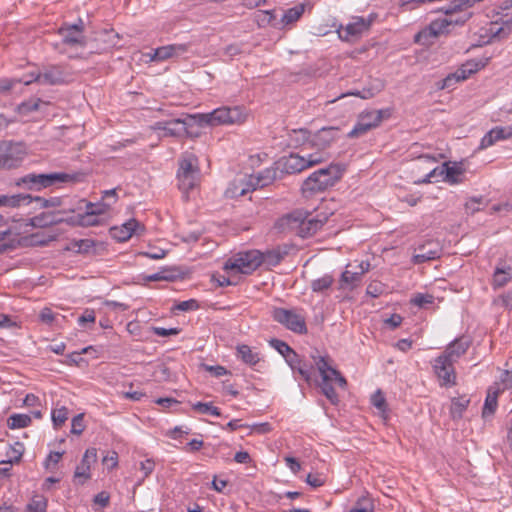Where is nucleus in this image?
<instances>
[{
  "label": "nucleus",
  "mask_w": 512,
  "mask_h": 512,
  "mask_svg": "<svg viewBox=\"0 0 512 512\" xmlns=\"http://www.w3.org/2000/svg\"><path fill=\"white\" fill-rule=\"evenodd\" d=\"M337 129L324 127L311 133L308 129L299 128L288 132L287 145L293 149H301V152L315 150L314 152H327V148L336 138Z\"/></svg>",
  "instance_id": "obj_1"
},
{
  "label": "nucleus",
  "mask_w": 512,
  "mask_h": 512,
  "mask_svg": "<svg viewBox=\"0 0 512 512\" xmlns=\"http://www.w3.org/2000/svg\"><path fill=\"white\" fill-rule=\"evenodd\" d=\"M452 7L453 3L445 9L444 18L432 21L427 27L419 31L415 35V42L420 45L429 46L433 44L434 39L437 37L448 34L451 27L462 25L470 18L471 13H461L459 10H452Z\"/></svg>",
  "instance_id": "obj_2"
},
{
  "label": "nucleus",
  "mask_w": 512,
  "mask_h": 512,
  "mask_svg": "<svg viewBox=\"0 0 512 512\" xmlns=\"http://www.w3.org/2000/svg\"><path fill=\"white\" fill-rule=\"evenodd\" d=\"M310 357L321 376L319 387L322 393L332 404H337L339 397L332 384L335 382L341 388H345L347 385L346 379L342 376L340 371L333 367V360L330 356L321 355L318 351H315L311 353Z\"/></svg>",
  "instance_id": "obj_3"
},
{
  "label": "nucleus",
  "mask_w": 512,
  "mask_h": 512,
  "mask_svg": "<svg viewBox=\"0 0 512 512\" xmlns=\"http://www.w3.org/2000/svg\"><path fill=\"white\" fill-rule=\"evenodd\" d=\"M84 178V174L81 172L76 173H65V172H53L48 174H27L16 182L18 186H24L30 190L39 191L44 188H48L56 185L57 183L67 182H80Z\"/></svg>",
  "instance_id": "obj_4"
},
{
  "label": "nucleus",
  "mask_w": 512,
  "mask_h": 512,
  "mask_svg": "<svg viewBox=\"0 0 512 512\" xmlns=\"http://www.w3.org/2000/svg\"><path fill=\"white\" fill-rule=\"evenodd\" d=\"M343 171L338 164H331L328 167L318 169L303 182V193L325 191L342 177Z\"/></svg>",
  "instance_id": "obj_5"
},
{
  "label": "nucleus",
  "mask_w": 512,
  "mask_h": 512,
  "mask_svg": "<svg viewBox=\"0 0 512 512\" xmlns=\"http://www.w3.org/2000/svg\"><path fill=\"white\" fill-rule=\"evenodd\" d=\"M329 158L328 152H311L300 155L291 153L278 161L279 168L282 172L288 174L300 173L303 170L318 165Z\"/></svg>",
  "instance_id": "obj_6"
},
{
  "label": "nucleus",
  "mask_w": 512,
  "mask_h": 512,
  "mask_svg": "<svg viewBox=\"0 0 512 512\" xmlns=\"http://www.w3.org/2000/svg\"><path fill=\"white\" fill-rule=\"evenodd\" d=\"M178 187L188 199V193L194 189L199 182L198 159L192 153L185 154L179 161L177 172Z\"/></svg>",
  "instance_id": "obj_7"
},
{
  "label": "nucleus",
  "mask_w": 512,
  "mask_h": 512,
  "mask_svg": "<svg viewBox=\"0 0 512 512\" xmlns=\"http://www.w3.org/2000/svg\"><path fill=\"white\" fill-rule=\"evenodd\" d=\"M262 262V253L258 250L239 252L225 262L224 269L242 274H251Z\"/></svg>",
  "instance_id": "obj_8"
},
{
  "label": "nucleus",
  "mask_w": 512,
  "mask_h": 512,
  "mask_svg": "<svg viewBox=\"0 0 512 512\" xmlns=\"http://www.w3.org/2000/svg\"><path fill=\"white\" fill-rule=\"evenodd\" d=\"M271 316L274 321L296 334L303 335L308 331L305 317L297 309L275 307L271 312Z\"/></svg>",
  "instance_id": "obj_9"
},
{
  "label": "nucleus",
  "mask_w": 512,
  "mask_h": 512,
  "mask_svg": "<svg viewBox=\"0 0 512 512\" xmlns=\"http://www.w3.org/2000/svg\"><path fill=\"white\" fill-rule=\"evenodd\" d=\"M391 112L389 109L365 110L358 116V120L353 129L348 133L350 138H357L368 131L378 127L384 119L389 118Z\"/></svg>",
  "instance_id": "obj_10"
},
{
  "label": "nucleus",
  "mask_w": 512,
  "mask_h": 512,
  "mask_svg": "<svg viewBox=\"0 0 512 512\" xmlns=\"http://www.w3.org/2000/svg\"><path fill=\"white\" fill-rule=\"evenodd\" d=\"M245 115L240 107H220L210 113L200 114V121L208 126L242 123Z\"/></svg>",
  "instance_id": "obj_11"
},
{
  "label": "nucleus",
  "mask_w": 512,
  "mask_h": 512,
  "mask_svg": "<svg viewBox=\"0 0 512 512\" xmlns=\"http://www.w3.org/2000/svg\"><path fill=\"white\" fill-rule=\"evenodd\" d=\"M23 144L0 141V170H10L21 165L25 157Z\"/></svg>",
  "instance_id": "obj_12"
},
{
  "label": "nucleus",
  "mask_w": 512,
  "mask_h": 512,
  "mask_svg": "<svg viewBox=\"0 0 512 512\" xmlns=\"http://www.w3.org/2000/svg\"><path fill=\"white\" fill-rule=\"evenodd\" d=\"M369 261H354L347 264L339 280V289L353 290L362 282V277L370 270Z\"/></svg>",
  "instance_id": "obj_13"
},
{
  "label": "nucleus",
  "mask_w": 512,
  "mask_h": 512,
  "mask_svg": "<svg viewBox=\"0 0 512 512\" xmlns=\"http://www.w3.org/2000/svg\"><path fill=\"white\" fill-rule=\"evenodd\" d=\"M305 7V3H300L295 5L294 7L285 10L279 22H275L276 16L274 14V10L263 11V19L261 21L274 27H284L287 25H291L297 22L302 17V15L305 12Z\"/></svg>",
  "instance_id": "obj_14"
},
{
  "label": "nucleus",
  "mask_w": 512,
  "mask_h": 512,
  "mask_svg": "<svg viewBox=\"0 0 512 512\" xmlns=\"http://www.w3.org/2000/svg\"><path fill=\"white\" fill-rule=\"evenodd\" d=\"M443 176V180L450 184L462 183L464 180V170L457 163H443L441 166L434 168L427 175L423 182L430 183L432 179Z\"/></svg>",
  "instance_id": "obj_15"
},
{
  "label": "nucleus",
  "mask_w": 512,
  "mask_h": 512,
  "mask_svg": "<svg viewBox=\"0 0 512 512\" xmlns=\"http://www.w3.org/2000/svg\"><path fill=\"white\" fill-rule=\"evenodd\" d=\"M376 18V14H370L368 18L354 17L353 20L339 31L341 39L350 41L353 37H358L368 31Z\"/></svg>",
  "instance_id": "obj_16"
},
{
  "label": "nucleus",
  "mask_w": 512,
  "mask_h": 512,
  "mask_svg": "<svg viewBox=\"0 0 512 512\" xmlns=\"http://www.w3.org/2000/svg\"><path fill=\"white\" fill-rule=\"evenodd\" d=\"M305 217V210L296 209L290 213L278 218L274 224V228L281 233L295 232L298 235V230Z\"/></svg>",
  "instance_id": "obj_17"
},
{
  "label": "nucleus",
  "mask_w": 512,
  "mask_h": 512,
  "mask_svg": "<svg viewBox=\"0 0 512 512\" xmlns=\"http://www.w3.org/2000/svg\"><path fill=\"white\" fill-rule=\"evenodd\" d=\"M84 23L81 19L77 23L72 25H63L59 28L58 33L62 37V41L66 45L70 46H84Z\"/></svg>",
  "instance_id": "obj_18"
},
{
  "label": "nucleus",
  "mask_w": 512,
  "mask_h": 512,
  "mask_svg": "<svg viewBox=\"0 0 512 512\" xmlns=\"http://www.w3.org/2000/svg\"><path fill=\"white\" fill-rule=\"evenodd\" d=\"M327 215L317 214L312 216V214L305 210V217L301 223V227L298 230V236L301 238H308L313 236L317 231H319L322 226L327 222Z\"/></svg>",
  "instance_id": "obj_19"
},
{
  "label": "nucleus",
  "mask_w": 512,
  "mask_h": 512,
  "mask_svg": "<svg viewBox=\"0 0 512 512\" xmlns=\"http://www.w3.org/2000/svg\"><path fill=\"white\" fill-rule=\"evenodd\" d=\"M441 253L442 249L440 243L435 240H429L426 243L418 246L416 253L413 256V261L416 264H421L440 258Z\"/></svg>",
  "instance_id": "obj_20"
},
{
  "label": "nucleus",
  "mask_w": 512,
  "mask_h": 512,
  "mask_svg": "<svg viewBox=\"0 0 512 512\" xmlns=\"http://www.w3.org/2000/svg\"><path fill=\"white\" fill-rule=\"evenodd\" d=\"M143 231V225H141L136 219H130L119 227H112L110 234L118 242H125L129 240L133 234L140 235Z\"/></svg>",
  "instance_id": "obj_21"
},
{
  "label": "nucleus",
  "mask_w": 512,
  "mask_h": 512,
  "mask_svg": "<svg viewBox=\"0 0 512 512\" xmlns=\"http://www.w3.org/2000/svg\"><path fill=\"white\" fill-rule=\"evenodd\" d=\"M453 363V361L442 355L435 359L433 368L438 378L442 381V385H452L455 383Z\"/></svg>",
  "instance_id": "obj_22"
},
{
  "label": "nucleus",
  "mask_w": 512,
  "mask_h": 512,
  "mask_svg": "<svg viewBox=\"0 0 512 512\" xmlns=\"http://www.w3.org/2000/svg\"><path fill=\"white\" fill-rule=\"evenodd\" d=\"M151 129L154 131H162L164 137L182 138V118H175L167 121L155 122Z\"/></svg>",
  "instance_id": "obj_23"
},
{
  "label": "nucleus",
  "mask_w": 512,
  "mask_h": 512,
  "mask_svg": "<svg viewBox=\"0 0 512 512\" xmlns=\"http://www.w3.org/2000/svg\"><path fill=\"white\" fill-rule=\"evenodd\" d=\"M287 364L294 372H297L303 380H305L307 383L311 382L314 374V364L308 363L296 352L288 360Z\"/></svg>",
  "instance_id": "obj_24"
},
{
  "label": "nucleus",
  "mask_w": 512,
  "mask_h": 512,
  "mask_svg": "<svg viewBox=\"0 0 512 512\" xmlns=\"http://www.w3.org/2000/svg\"><path fill=\"white\" fill-rule=\"evenodd\" d=\"M274 170L266 169L265 171L259 173L257 176L251 175L249 177V182L247 183V187L241 188L239 195L243 196L250 190H256L257 188H261L267 186L271 183L276 175Z\"/></svg>",
  "instance_id": "obj_25"
},
{
  "label": "nucleus",
  "mask_w": 512,
  "mask_h": 512,
  "mask_svg": "<svg viewBox=\"0 0 512 512\" xmlns=\"http://www.w3.org/2000/svg\"><path fill=\"white\" fill-rule=\"evenodd\" d=\"M189 49V44H171L157 48L154 51L153 60L163 61L171 57L184 55Z\"/></svg>",
  "instance_id": "obj_26"
},
{
  "label": "nucleus",
  "mask_w": 512,
  "mask_h": 512,
  "mask_svg": "<svg viewBox=\"0 0 512 512\" xmlns=\"http://www.w3.org/2000/svg\"><path fill=\"white\" fill-rule=\"evenodd\" d=\"M512 279V258L504 259L497 265L494 275L493 284L496 287L506 285Z\"/></svg>",
  "instance_id": "obj_27"
},
{
  "label": "nucleus",
  "mask_w": 512,
  "mask_h": 512,
  "mask_svg": "<svg viewBox=\"0 0 512 512\" xmlns=\"http://www.w3.org/2000/svg\"><path fill=\"white\" fill-rule=\"evenodd\" d=\"M206 125V122L200 121V114L186 115L182 118V137L198 138L201 135L199 127Z\"/></svg>",
  "instance_id": "obj_28"
},
{
  "label": "nucleus",
  "mask_w": 512,
  "mask_h": 512,
  "mask_svg": "<svg viewBox=\"0 0 512 512\" xmlns=\"http://www.w3.org/2000/svg\"><path fill=\"white\" fill-rule=\"evenodd\" d=\"M97 450L96 448H88L82 458L80 465L76 467L74 477H83L85 480L90 478V465L96 462Z\"/></svg>",
  "instance_id": "obj_29"
},
{
  "label": "nucleus",
  "mask_w": 512,
  "mask_h": 512,
  "mask_svg": "<svg viewBox=\"0 0 512 512\" xmlns=\"http://www.w3.org/2000/svg\"><path fill=\"white\" fill-rule=\"evenodd\" d=\"M470 346V342L465 338L455 339L450 343L442 356H446L447 359L455 362L458 358L464 355Z\"/></svg>",
  "instance_id": "obj_30"
},
{
  "label": "nucleus",
  "mask_w": 512,
  "mask_h": 512,
  "mask_svg": "<svg viewBox=\"0 0 512 512\" xmlns=\"http://www.w3.org/2000/svg\"><path fill=\"white\" fill-rule=\"evenodd\" d=\"M30 194L0 195V207L16 208L32 203Z\"/></svg>",
  "instance_id": "obj_31"
},
{
  "label": "nucleus",
  "mask_w": 512,
  "mask_h": 512,
  "mask_svg": "<svg viewBox=\"0 0 512 512\" xmlns=\"http://www.w3.org/2000/svg\"><path fill=\"white\" fill-rule=\"evenodd\" d=\"M35 79H41L42 84L60 85L65 82V75L59 67H52L36 76Z\"/></svg>",
  "instance_id": "obj_32"
},
{
  "label": "nucleus",
  "mask_w": 512,
  "mask_h": 512,
  "mask_svg": "<svg viewBox=\"0 0 512 512\" xmlns=\"http://www.w3.org/2000/svg\"><path fill=\"white\" fill-rule=\"evenodd\" d=\"M470 399L466 396L455 397L451 401L450 414L452 419H461L464 411L467 409Z\"/></svg>",
  "instance_id": "obj_33"
},
{
  "label": "nucleus",
  "mask_w": 512,
  "mask_h": 512,
  "mask_svg": "<svg viewBox=\"0 0 512 512\" xmlns=\"http://www.w3.org/2000/svg\"><path fill=\"white\" fill-rule=\"evenodd\" d=\"M237 356L246 364L254 366L260 361L259 354L250 346L242 344L237 346Z\"/></svg>",
  "instance_id": "obj_34"
},
{
  "label": "nucleus",
  "mask_w": 512,
  "mask_h": 512,
  "mask_svg": "<svg viewBox=\"0 0 512 512\" xmlns=\"http://www.w3.org/2000/svg\"><path fill=\"white\" fill-rule=\"evenodd\" d=\"M334 283V278L331 274H324L323 276L314 279L310 283V288L314 293H325Z\"/></svg>",
  "instance_id": "obj_35"
},
{
  "label": "nucleus",
  "mask_w": 512,
  "mask_h": 512,
  "mask_svg": "<svg viewBox=\"0 0 512 512\" xmlns=\"http://www.w3.org/2000/svg\"><path fill=\"white\" fill-rule=\"evenodd\" d=\"M62 219L58 218L56 214L50 212H42L39 215L31 218V225L34 227H48L60 222Z\"/></svg>",
  "instance_id": "obj_36"
},
{
  "label": "nucleus",
  "mask_w": 512,
  "mask_h": 512,
  "mask_svg": "<svg viewBox=\"0 0 512 512\" xmlns=\"http://www.w3.org/2000/svg\"><path fill=\"white\" fill-rule=\"evenodd\" d=\"M479 63L468 61L462 64L454 73L456 81L462 82L479 70Z\"/></svg>",
  "instance_id": "obj_37"
},
{
  "label": "nucleus",
  "mask_w": 512,
  "mask_h": 512,
  "mask_svg": "<svg viewBox=\"0 0 512 512\" xmlns=\"http://www.w3.org/2000/svg\"><path fill=\"white\" fill-rule=\"evenodd\" d=\"M24 453V446L20 442H16L14 445L8 448L6 453L8 459L0 461V465H12L13 463H18L22 455Z\"/></svg>",
  "instance_id": "obj_38"
},
{
  "label": "nucleus",
  "mask_w": 512,
  "mask_h": 512,
  "mask_svg": "<svg viewBox=\"0 0 512 512\" xmlns=\"http://www.w3.org/2000/svg\"><path fill=\"white\" fill-rule=\"evenodd\" d=\"M71 223L82 227H91L99 225V220L97 216L90 215L89 212H84L71 217Z\"/></svg>",
  "instance_id": "obj_39"
},
{
  "label": "nucleus",
  "mask_w": 512,
  "mask_h": 512,
  "mask_svg": "<svg viewBox=\"0 0 512 512\" xmlns=\"http://www.w3.org/2000/svg\"><path fill=\"white\" fill-rule=\"evenodd\" d=\"M31 421V416L27 414H12L7 419V426L10 429L25 428L31 424Z\"/></svg>",
  "instance_id": "obj_40"
},
{
  "label": "nucleus",
  "mask_w": 512,
  "mask_h": 512,
  "mask_svg": "<svg viewBox=\"0 0 512 512\" xmlns=\"http://www.w3.org/2000/svg\"><path fill=\"white\" fill-rule=\"evenodd\" d=\"M269 343L271 347H273L277 352H279V354L284 357L286 362H288V360L295 353V351L286 342L280 339H271Z\"/></svg>",
  "instance_id": "obj_41"
},
{
  "label": "nucleus",
  "mask_w": 512,
  "mask_h": 512,
  "mask_svg": "<svg viewBox=\"0 0 512 512\" xmlns=\"http://www.w3.org/2000/svg\"><path fill=\"white\" fill-rule=\"evenodd\" d=\"M371 403L379 411L381 417L387 419V403L381 390H377L372 395Z\"/></svg>",
  "instance_id": "obj_42"
},
{
  "label": "nucleus",
  "mask_w": 512,
  "mask_h": 512,
  "mask_svg": "<svg viewBox=\"0 0 512 512\" xmlns=\"http://www.w3.org/2000/svg\"><path fill=\"white\" fill-rule=\"evenodd\" d=\"M112 206V203H106L105 201H100L97 203L86 202V210L85 212H89L90 215L100 216L107 213Z\"/></svg>",
  "instance_id": "obj_43"
},
{
  "label": "nucleus",
  "mask_w": 512,
  "mask_h": 512,
  "mask_svg": "<svg viewBox=\"0 0 512 512\" xmlns=\"http://www.w3.org/2000/svg\"><path fill=\"white\" fill-rule=\"evenodd\" d=\"M43 101L40 98H32L19 104L17 110L21 115H28L31 112L37 111Z\"/></svg>",
  "instance_id": "obj_44"
},
{
  "label": "nucleus",
  "mask_w": 512,
  "mask_h": 512,
  "mask_svg": "<svg viewBox=\"0 0 512 512\" xmlns=\"http://www.w3.org/2000/svg\"><path fill=\"white\" fill-rule=\"evenodd\" d=\"M193 410L200 414H209L212 416L220 417L221 411L218 407L214 406L211 402L203 403L197 402L192 405Z\"/></svg>",
  "instance_id": "obj_45"
},
{
  "label": "nucleus",
  "mask_w": 512,
  "mask_h": 512,
  "mask_svg": "<svg viewBox=\"0 0 512 512\" xmlns=\"http://www.w3.org/2000/svg\"><path fill=\"white\" fill-rule=\"evenodd\" d=\"M497 397H498V391L491 392L488 391L487 397L485 399L482 415L483 417H486L488 415L494 414L496 408H497Z\"/></svg>",
  "instance_id": "obj_46"
},
{
  "label": "nucleus",
  "mask_w": 512,
  "mask_h": 512,
  "mask_svg": "<svg viewBox=\"0 0 512 512\" xmlns=\"http://www.w3.org/2000/svg\"><path fill=\"white\" fill-rule=\"evenodd\" d=\"M382 89H383V84L381 82H379L375 87L363 89V91L348 92L346 94H342L340 97L357 96L362 99H369V98L374 97Z\"/></svg>",
  "instance_id": "obj_47"
},
{
  "label": "nucleus",
  "mask_w": 512,
  "mask_h": 512,
  "mask_svg": "<svg viewBox=\"0 0 512 512\" xmlns=\"http://www.w3.org/2000/svg\"><path fill=\"white\" fill-rule=\"evenodd\" d=\"M349 512H374V503L372 498L368 496L358 498L354 507Z\"/></svg>",
  "instance_id": "obj_48"
},
{
  "label": "nucleus",
  "mask_w": 512,
  "mask_h": 512,
  "mask_svg": "<svg viewBox=\"0 0 512 512\" xmlns=\"http://www.w3.org/2000/svg\"><path fill=\"white\" fill-rule=\"evenodd\" d=\"M263 262L262 264H266L268 266H276L278 265L284 257V254L281 253L278 249L268 250L265 253H262Z\"/></svg>",
  "instance_id": "obj_49"
},
{
  "label": "nucleus",
  "mask_w": 512,
  "mask_h": 512,
  "mask_svg": "<svg viewBox=\"0 0 512 512\" xmlns=\"http://www.w3.org/2000/svg\"><path fill=\"white\" fill-rule=\"evenodd\" d=\"M47 499L42 495L34 496L27 505V512H46Z\"/></svg>",
  "instance_id": "obj_50"
},
{
  "label": "nucleus",
  "mask_w": 512,
  "mask_h": 512,
  "mask_svg": "<svg viewBox=\"0 0 512 512\" xmlns=\"http://www.w3.org/2000/svg\"><path fill=\"white\" fill-rule=\"evenodd\" d=\"M386 291V286L380 281H372L366 288V294L377 298Z\"/></svg>",
  "instance_id": "obj_51"
},
{
  "label": "nucleus",
  "mask_w": 512,
  "mask_h": 512,
  "mask_svg": "<svg viewBox=\"0 0 512 512\" xmlns=\"http://www.w3.org/2000/svg\"><path fill=\"white\" fill-rule=\"evenodd\" d=\"M411 303L417 307L425 308L434 303V296L418 293L411 299Z\"/></svg>",
  "instance_id": "obj_52"
},
{
  "label": "nucleus",
  "mask_w": 512,
  "mask_h": 512,
  "mask_svg": "<svg viewBox=\"0 0 512 512\" xmlns=\"http://www.w3.org/2000/svg\"><path fill=\"white\" fill-rule=\"evenodd\" d=\"M68 419V409L62 407L52 411V421L55 427H60Z\"/></svg>",
  "instance_id": "obj_53"
},
{
  "label": "nucleus",
  "mask_w": 512,
  "mask_h": 512,
  "mask_svg": "<svg viewBox=\"0 0 512 512\" xmlns=\"http://www.w3.org/2000/svg\"><path fill=\"white\" fill-rule=\"evenodd\" d=\"M85 429L84 415L78 414L73 417L71 422V433L80 435Z\"/></svg>",
  "instance_id": "obj_54"
},
{
  "label": "nucleus",
  "mask_w": 512,
  "mask_h": 512,
  "mask_svg": "<svg viewBox=\"0 0 512 512\" xmlns=\"http://www.w3.org/2000/svg\"><path fill=\"white\" fill-rule=\"evenodd\" d=\"M36 202L41 208H47V207H56L60 205V198L58 197H52L50 199H45L39 196L33 197L32 202Z\"/></svg>",
  "instance_id": "obj_55"
},
{
  "label": "nucleus",
  "mask_w": 512,
  "mask_h": 512,
  "mask_svg": "<svg viewBox=\"0 0 512 512\" xmlns=\"http://www.w3.org/2000/svg\"><path fill=\"white\" fill-rule=\"evenodd\" d=\"M494 136L495 141H500L512 137V129L504 127H495L490 130Z\"/></svg>",
  "instance_id": "obj_56"
},
{
  "label": "nucleus",
  "mask_w": 512,
  "mask_h": 512,
  "mask_svg": "<svg viewBox=\"0 0 512 512\" xmlns=\"http://www.w3.org/2000/svg\"><path fill=\"white\" fill-rule=\"evenodd\" d=\"M457 83H459V82L456 81V77H455L454 73H450L444 79H442L441 81H439L437 83V87L440 90L453 89L455 84H457Z\"/></svg>",
  "instance_id": "obj_57"
},
{
  "label": "nucleus",
  "mask_w": 512,
  "mask_h": 512,
  "mask_svg": "<svg viewBox=\"0 0 512 512\" xmlns=\"http://www.w3.org/2000/svg\"><path fill=\"white\" fill-rule=\"evenodd\" d=\"M199 308V304L195 299H189L186 301H181L176 304L175 309L179 311H193Z\"/></svg>",
  "instance_id": "obj_58"
},
{
  "label": "nucleus",
  "mask_w": 512,
  "mask_h": 512,
  "mask_svg": "<svg viewBox=\"0 0 512 512\" xmlns=\"http://www.w3.org/2000/svg\"><path fill=\"white\" fill-rule=\"evenodd\" d=\"M94 242L90 239H82L75 243V247H77V252L86 253L91 248H93Z\"/></svg>",
  "instance_id": "obj_59"
},
{
  "label": "nucleus",
  "mask_w": 512,
  "mask_h": 512,
  "mask_svg": "<svg viewBox=\"0 0 512 512\" xmlns=\"http://www.w3.org/2000/svg\"><path fill=\"white\" fill-rule=\"evenodd\" d=\"M306 482L313 488H318L324 484V479L318 474H308Z\"/></svg>",
  "instance_id": "obj_60"
},
{
  "label": "nucleus",
  "mask_w": 512,
  "mask_h": 512,
  "mask_svg": "<svg viewBox=\"0 0 512 512\" xmlns=\"http://www.w3.org/2000/svg\"><path fill=\"white\" fill-rule=\"evenodd\" d=\"M118 200V195L116 192V188L105 190L102 192V201H105L106 203H112L115 204Z\"/></svg>",
  "instance_id": "obj_61"
},
{
  "label": "nucleus",
  "mask_w": 512,
  "mask_h": 512,
  "mask_svg": "<svg viewBox=\"0 0 512 512\" xmlns=\"http://www.w3.org/2000/svg\"><path fill=\"white\" fill-rule=\"evenodd\" d=\"M153 332L157 336L167 337L170 335H177L180 332V330L178 328L166 329V328H162V327H154Z\"/></svg>",
  "instance_id": "obj_62"
},
{
  "label": "nucleus",
  "mask_w": 512,
  "mask_h": 512,
  "mask_svg": "<svg viewBox=\"0 0 512 512\" xmlns=\"http://www.w3.org/2000/svg\"><path fill=\"white\" fill-rule=\"evenodd\" d=\"M110 496L107 492L101 491L94 497V503L99 504L101 507H107L109 505Z\"/></svg>",
  "instance_id": "obj_63"
},
{
  "label": "nucleus",
  "mask_w": 512,
  "mask_h": 512,
  "mask_svg": "<svg viewBox=\"0 0 512 512\" xmlns=\"http://www.w3.org/2000/svg\"><path fill=\"white\" fill-rule=\"evenodd\" d=\"M155 463L151 459H146L140 463V469L144 472V477H148L154 470Z\"/></svg>",
  "instance_id": "obj_64"
}]
</instances>
